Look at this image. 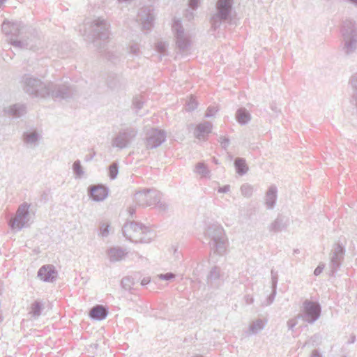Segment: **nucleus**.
<instances>
[{
	"label": "nucleus",
	"mask_w": 357,
	"mask_h": 357,
	"mask_svg": "<svg viewBox=\"0 0 357 357\" xmlns=\"http://www.w3.org/2000/svg\"><path fill=\"white\" fill-rule=\"evenodd\" d=\"M20 83L23 91L35 98H52L54 100H61L70 98L76 93L74 87L68 83L43 82L31 74L22 75Z\"/></svg>",
	"instance_id": "f257e3e1"
},
{
	"label": "nucleus",
	"mask_w": 357,
	"mask_h": 357,
	"mask_svg": "<svg viewBox=\"0 0 357 357\" xmlns=\"http://www.w3.org/2000/svg\"><path fill=\"white\" fill-rule=\"evenodd\" d=\"M205 237L209 240L211 252L213 254L222 256L227 248L228 239L223 227L218 224L209 225L204 232Z\"/></svg>",
	"instance_id": "f03ea898"
},
{
	"label": "nucleus",
	"mask_w": 357,
	"mask_h": 357,
	"mask_svg": "<svg viewBox=\"0 0 357 357\" xmlns=\"http://www.w3.org/2000/svg\"><path fill=\"white\" fill-rule=\"evenodd\" d=\"M122 232L128 240L136 243H149L155 237L150 229L134 221L126 222L122 228Z\"/></svg>",
	"instance_id": "7ed1b4c3"
},
{
	"label": "nucleus",
	"mask_w": 357,
	"mask_h": 357,
	"mask_svg": "<svg viewBox=\"0 0 357 357\" xmlns=\"http://www.w3.org/2000/svg\"><path fill=\"white\" fill-rule=\"evenodd\" d=\"M341 33L343 38V51L350 55L357 50V24L351 19L343 21Z\"/></svg>",
	"instance_id": "20e7f679"
},
{
	"label": "nucleus",
	"mask_w": 357,
	"mask_h": 357,
	"mask_svg": "<svg viewBox=\"0 0 357 357\" xmlns=\"http://www.w3.org/2000/svg\"><path fill=\"white\" fill-rule=\"evenodd\" d=\"M109 24L103 18L94 20L89 26V36H91L95 46L101 48L98 40L105 41L109 36Z\"/></svg>",
	"instance_id": "39448f33"
},
{
	"label": "nucleus",
	"mask_w": 357,
	"mask_h": 357,
	"mask_svg": "<svg viewBox=\"0 0 357 357\" xmlns=\"http://www.w3.org/2000/svg\"><path fill=\"white\" fill-rule=\"evenodd\" d=\"M232 3V0H218L216 3L217 12L211 18V24L213 29L220 27L222 22L229 18Z\"/></svg>",
	"instance_id": "423d86ee"
},
{
	"label": "nucleus",
	"mask_w": 357,
	"mask_h": 357,
	"mask_svg": "<svg viewBox=\"0 0 357 357\" xmlns=\"http://www.w3.org/2000/svg\"><path fill=\"white\" fill-rule=\"evenodd\" d=\"M321 312V307L318 302L306 299L303 303L301 312L297 315V318L312 324L320 317Z\"/></svg>",
	"instance_id": "0eeeda50"
},
{
	"label": "nucleus",
	"mask_w": 357,
	"mask_h": 357,
	"mask_svg": "<svg viewBox=\"0 0 357 357\" xmlns=\"http://www.w3.org/2000/svg\"><path fill=\"white\" fill-rule=\"evenodd\" d=\"M138 130L135 127L127 126L121 128L112 140L113 147L120 149L127 148L135 139Z\"/></svg>",
	"instance_id": "6e6552de"
},
{
	"label": "nucleus",
	"mask_w": 357,
	"mask_h": 357,
	"mask_svg": "<svg viewBox=\"0 0 357 357\" xmlns=\"http://www.w3.org/2000/svg\"><path fill=\"white\" fill-rule=\"evenodd\" d=\"M160 193L155 189H143L134 195V202L139 206H155L160 201Z\"/></svg>",
	"instance_id": "1a4fd4ad"
},
{
	"label": "nucleus",
	"mask_w": 357,
	"mask_h": 357,
	"mask_svg": "<svg viewBox=\"0 0 357 357\" xmlns=\"http://www.w3.org/2000/svg\"><path fill=\"white\" fill-rule=\"evenodd\" d=\"M10 44L17 49H26L33 52H37L43 48L44 43L37 34L31 33L26 39L10 38Z\"/></svg>",
	"instance_id": "9d476101"
},
{
	"label": "nucleus",
	"mask_w": 357,
	"mask_h": 357,
	"mask_svg": "<svg viewBox=\"0 0 357 357\" xmlns=\"http://www.w3.org/2000/svg\"><path fill=\"white\" fill-rule=\"evenodd\" d=\"M29 208L30 204L26 202H24L18 206L15 215L8 222L11 229L18 231L26 226L29 220Z\"/></svg>",
	"instance_id": "9b49d317"
},
{
	"label": "nucleus",
	"mask_w": 357,
	"mask_h": 357,
	"mask_svg": "<svg viewBox=\"0 0 357 357\" xmlns=\"http://www.w3.org/2000/svg\"><path fill=\"white\" fill-rule=\"evenodd\" d=\"M172 29L176 38L177 48L183 52L188 51L190 45V40L189 36L184 32L181 21L174 20Z\"/></svg>",
	"instance_id": "f8f14e48"
},
{
	"label": "nucleus",
	"mask_w": 357,
	"mask_h": 357,
	"mask_svg": "<svg viewBox=\"0 0 357 357\" xmlns=\"http://www.w3.org/2000/svg\"><path fill=\"white\" fill-rule=\"evenodd\" d=\"M166 132L158 128H152L146 134L145 146L148 149H153L160 146L166 139Z\"/></svg>",
	"instance_id": "ddd939ff"
},
{
	"label": "nucleus",
	"mask_w": 357,
	"mask_h": 357,
	"mask_svg": "<svg viewBox=\"0 0 357 357\" xmlns=\"http://www.w3.org/2000/svg\"><path fill=\"white\" fill-rule=\"evenodd\" d=\"M154 20L155 15L153 9L151 7H142L139 9L137 15V21L142 24L143 29L151 30Z\"/></svg>",
	"instance_id": "4468645a"
},
{
	"label": "nucleus",
	"mask_w": 357,
	"mask_h": 357,
	"mask_svg": "<svg viewBox=\"0 0 357 357\" xmlns=\"http://www.w3.org/2000/svg\"><path fill=\"white\" fill-rule=\"evenodd\" d=\"M345 255V249L340 243L333 245L330 257V268L332 273H335L341 266Z\"/></svg>",
	"instance_id": "2eb2a0df"
},
{
	"label": "nucleus",
	"mask_w": 357,
	"mask_h": 357,
	"mask_svg": "<svg viewBox=\"0 0 357 357\" xmlns=\"http://www.w3.org/2000/svg\"><path fill=\"white\" fill-rule=\"evenodd\" d=\"M1 29L6 35L19 37L25 32L26 27L21 22L5 20L2 24Z\"/></svg>",
	"instance_id": "dca6fc26"
},
{
	"label": "nucleus",
	"mask_w": 357,
	"mask_h": 357,
	"mask_svg": "<svg viewBox=\"0 0 357 357\" xmlns=\"http://www.w3.org/2000/svg\"><path fill=\"white\" fill-rule=\"evenodd\" d=\"M88 195L93 201H103L108 195V189L102 185H91L88 188Z\"/></svg>",
	"instance_id": "f3484780"
},
{
	"label": "nucleus",
	"mask_w": 357,
	"mask_h": 357,
	"mask_svg": "<svg viewBox=\"0 0 357 357\" xmlns=\"http://www.w3.org/2000/svg\"><path fill=\"white\" fill-rule=\"evenodd\" d=\"M38 277L44 282H53L57 277V272L53 265H45L38 270Z\"/></svg>",
	"instance_id": "a211bd4d"
},
{
	"label": "nucleus",
	"mask_w": 357,
	"mask_h": 357,
	"mask_svg": "<svg viewBox=\"0 0 357 357\" xmlns=\"http://www.w3.org/2000/svg\"><path fill=\"white\" fill-rule=\"evenodd\" d=\"M289 225L288 218L279 215L277 218L269 225L268 230L271 232L278 233L285 229Z\"/></svg>",
	"instance_id": "6ab92c4d"
},
{
	"label": "nucleus",
	"mask_w": 357,
	"mask_h": 357,
	"mask_svg": "<svg viewBox=\"0 0 357 357\" xmlns=\"http://www.w3.org/2000/svg\"><path fill=\"white\" fill-rule=\"evenodd\" d=\"M40 136L36 130L31 132H24L22 135L24 143L27 147L33 149L38 144Z\"/></svg>",
	"instance_id": "aec40b11"
},
{
	"label": "nucleus",
	"mask_w": 357,
	"mask_h": 357,
	"mask_svg": "<svg viewBox=\"0 0 357 357\" xmlns=\"http://www.w3.org/2000/svg\"><path fill=\"white\" fill-rule=\"evenodd\" d=\"M107 254L111 262H116L122 260L127 255V252L124 248L117 246L108 249Z\"/></svg>",
	"instance_id": "412c9836"
},
{
	"label": "nucleus",
	"mask_w": 357,
	"mask_h": 357,
	"mask_svg": "<svg viewBox=\"0 0 357 357\" xmlns=\"http://www.w3.org/2000/svg\"><path fill=\"white\" fill-rule=\"evenodd\" d=\"M108 314V310L102 305H96L89 312V317L95 320L101 321L106 318Z\"/></svg>",
	"instance_id": "4be33fe9"
},
{
	"label": "nucleus",
	"mask_w": 357,
	"mask_h": 357,
	"mask_svg": "<svg viewBox=\"0 0 357 357\" xmlns=\"http://www.w3.org/2000/svg\"><path fill=\"white\" fill-rule=\"evenodd\" d=\"M277 188L275 185H271L268 189L266 193L265 204L268 209H272L275 206L277 199Z\"/></svg>",
	"instance_id": "5701e85b"
},
{
	"label": "nucleus",
	"mask_w": 357,
	"mask_h": 357,
	"mask_svg": "<svg viewBox=\"0 0 357 357\" xmlns=\"http://www.w3.org/2000/svg\"><path fill=\"white\" fill-rule=\"evenodd\" d=\"M236 119L241 125H246L251 121V114L245 107H240L236 112Z\"/></svg>",
	"instance_id": "b1692460"
},
{
	"label": "nucleus",
	"mask_w": 357,
	"mask_h": 357,
	"mask_svg": "<svg viewBox=\"0 0 357 357\" xmlns=\"http://www.w3.org/2000/svg\"><path fill=\"white\" fill-rule=\"evenodd\" d=\"M211 130L212 123L209 121H204L203 123H199L197 126L195 134L197 138L201 139L210 133Z\"/></svg>",
	"instance_id": "393cba45"
},
{
	"label": "nucleus",
	"mask_w": 357,
	"mask_h": 357,
	"mask_svg": "<svg viewBox=\"0 0 357 357\" xmlns=\"http://www.w3.org/2000/svg\"><path fill=\"white\" fill-rule=\"evenodd\" d=\"M222 278L223 273H222L220 268L218 266H215L211 269L207 275V282L212 285Z\"/></svg>",
	"instance_id": "a878e982"
},
{
	"label": "nucleus",
	"mask_w": 357,
	"mask_h": 357,
	"mask_svg": "<svg viewBox=\"0 0 357 357\" xmlns=\"http://www.w3.org/2000/svg\"><path fill=\"white\" fill-rule=\"evenodd\" d=\"M6 112L15 117H20L26 113V107L22 104H15L6 109Z\"/></svg>",
	"instance_id": "bb28decb"
},
{
	"label": "nucleus",
	"mask_w": 357,
	"mask_h": 357,
	"mask_svg": "<svg viewBox=\"0 0 357 357\" xmlns=\"http://www.w3.org/2000/svg\"><path fill=\"white\" fill-rule=\"evenodd\" d=\"M265 326V321L261 319H256L250 324L249 332L250 334H257L264 328Z\"/></svg>",
	"instance_id": "cd10ccee"
},
{
	"label": "nucleus",
	"mask_w": 357,
	"mask_h": 357,
	"mask_svg": "<svg viewBox=\"0 0 357 357\" xmlns=\"http://www.w3.org/2000/svg\"><path fill=\"white\" fill-rule=\"evenodd\" d=\"M44 306L40 301H35L31 305V310L29 313L34 319H38L43 310Z\"/></svg>",
	"instance_id": "c85d7f7f"
},
{
	"label": "nucleus",
	"mask_w": 357,
	"mask_h": 357,
	"mask_svg": "<svg viewBox=\"0 0 357 357\" xmlns=\"http://www.w3.org/2000/svg\"><path fill=\"white\" fill-rule=\"evenodd\" d=\"M234 166L236 172L240 175L245 174L248 170V167L245 162V160L243 158H236L234 161Z\"/></svg>",
	"instance_id": "c756f323"
},
{
	"label": "nucleus",
	"mask_w": 357,
	"mask_h": 357,
	"mask_svg": "<svg viewBox=\"0 0 357 357\" xmlns=\"http://www.w3.org/2000/svg\"><path fill=\"white\" fill-rule=\"evenodd\" d=\"M107 84L111 89H116L120 86V77L114 73L108 75Z\"/></svg>",
	"instance_id": "7c9ffc66"
},
{
	"label": "nucleus",
	"mask_w": 357,
	"mask_h": 357,
	"mask_svg": "<svg viewBox=\"0 0 357 357\" xmlns=\"http://www.w3.org/2000/svg\"><path fill=\"white\" fill-rule=\"evenodd\" d=\"M195 172L202 177H208L210 175V170L204 162H198L195 165Z\"/></svg>",
	"instance_id": "2f4dec72"
},
{
	"label": "nucleus",
	"mask_w": 357,
	"mask_h": 357,
	"mask_svg": "<svg viewBox=\"0 0 357 357\" xmlns=\"http://www.w3.org/2000/svg\"><path fill=\"white\" fill-rule=\"evenodd\" d=\"M134 284V279L129 276L123 278L121 281V287L126 291H131Z\"/></svg>",
	"instance_id": "473e14b6"
},
{
	"label": "nucleus",
	"mask_w": 357,
	"mask_h": 357,
	"mask_svg": "<svg viewBox=\"0 0 357 357\" xmlns=\"http://www.w3.org/2000/svg\"><path fill=\"white\" fill-rule=\"evenodd\" d=\"M129 54L132 56H139L142 52L140 50V45L139 43L132 42L130 43L127 47Z\"/></svg>",
	"instance_id": "72a5a7b5"
},
{
	"label": "nucleus",
	"mask_w": 357,
	"mask_h": 357,
	"mask_svg": "<svg viewBox=\"0 0 357 357\" xmlns=\"http://www.w3.org/2000/svg\"><path fill=\"white\" fill-rule=\"evenodd\" d=\"M168 44L163 41H159L155 44V50L160 54V59L162 56L167 55Z\"/></svg>",
	"instance_id": "f704fd0d"
},
{
	"label": "nucleus",
	"mask_w": 357,
	"mask_h": 357,
	"mask_svg": "<svg viewBox=\"0 0 357 357\" xmlns=\"http://www.w3.org/2000/svg\"><path fill=\"white\" fill-rule=\"evenodd\" d=\"M73 170L76 178H81L84 175V172L82 167L80 160H77L74 162L73 165Z\"/></svg>",
	"instance_id": "c9c22d12"
},
{
	"label": "nucleus",
	"mask_w": 357,
	"mask_h": 357,
	"mask_svg": "<svg viewBox=\"0 0 357 357\" xmlns=\"http://www.w3.org/2000/svg\"><path fill=\"white\" fill-rule=\"evenodd\" d=\"M119 173V165L117 162L112 163L109 167V176L112 180L116 178Z\"/></svg>",
	"instance_id": "e433bc0d"
},
{
	"label": "nucleus",
	"mask_w": 357,
	"mask_h": 357,
	"mask_svg": "<svg viewBox=\"0 0 357 357\" xmlns=\"http://www.w3.org/2000/svg\"><path fill=\"white\" fill-rule=\"evenodd\" d=\"M241 192L242 195H243L244 197H250L252 195L253 189L250 185L245 183L241 185Z\"/></svg>",
	"instance_id": "4c0bfd02"
},
{
	"label": "nucleus",
	"mask_w": 357,
	"mask_h": 357,
	"mask_svg": "<svg viewBox=\"0 0 357 357\" xmlns=\"http://www.w3.org/2000/svg\"><path fill=\"white\" fill-rule=\"evenodd\" d=\"M197 102L193 97H190L185 103V109L188 112L193 111L197 108Z\"/></svg>",
	"instance_id": "58836bf2"
},
{
	"label": "nucleus",
	"mask_w": 357,
	"mask_h": 357,
	"mask_svg": "<svg viewBox=\"0 0 357 357\" xmlns=\"http://www.w3.org/2000/svg\"><path fill=\"white\" fill-rule=\"evenodd\" d=\"M109 225L107 223H102L100 226L99 234L102 237H106L109 234Z\"/></svg>",
	"instance_id": "ea45409f"
},
{
	"label": "nucleus",
	"mask_w": 357,
	"mask_h": 357,
	"mask_svg": "<svg viewBox=\"0 0 357 357\" xmlns=\"http://www.w3.org/2000/svg\"><path fill=\"white\" fill-rule=\"evenodd\" d=\"M218 112V109L215 107L210 106L208 107L206 114L205 117L210 118L215 115V114Z\"/></svg>",
	"instance_id": "a19ab883"
},
{
	"label": "nucleus",
	"mask_w": 357,
	"mask_h": 357,
	"mask_svg": "<svg viewBox=\"0 0 357 357\" xmlns=\"http://www.w3.org/2000/svg\"><path fill=\"white\" fill-rule=\"evenodd\" d=\"M278 277L277 273H275L273 270L271 271V282L272 289H276L278 284Z\"/></svg>",
	"instance_id": "79ce46f5"
},
{
	"label": "nucleus",
	"mask_w": 357,
	"mask_h": 357,
	"mask_svg": "<svg viewBox=\"0 0 357 357\" xmlns=\"http://www.w3.org/2000/svg\"><path fill=\"white\" fill-rule=\"evenodd\" d=\"M159 278L164 280H171L175 278V274L172 273H167L158 275Z\"/></svg>",
	"instance_id": "37998d69"
},
{
	"label": "nucleus",
	"mask_w": 357,
	"mask_h": 357,
	"mask_svg": "<svg viewBox=\"0 0 357 357\" xmlns=\"http://www.w3.org/2000/svg\"><path fill=\"white\" fill-rule=\"evenodd\" d=\"M221 146L226 149L229 144V139L226 137H220L219 140Z\"/></svg>",
	"instance_id": "c03bdc74"
},
{
	"label": "nucleus",
	"mask_w": 357,
	"mask_h": 357,
	"mask_svg": "<svg viewBox=\"0 0 357 357\" xmlns=\"http://www.w3.org/2000/svg\"><path fill=\"white\" fill-rule=\"evenodd\" d=\"M144 102L137 97L133 100V105L137 109H140L143 107Z\"/></svg>",
	"instance_id": "a18cd8bd"
},
{
	"label": "nucleus",
	"mask_w": 357,
	"mask_h": 357,
	"mask_svg": "<svg viewBox=\"0 0 357 357\" xmlns=\"http://www.w3.org/2000/svg\"><path fill=\"white\" fill-rule=\"evenodd\" d=\"M275 294H276V289H272V292L267 298L266 305H269L273 302V301L275 299Z\"/></svg>",
	"instance_id": "49530a36"
},
{
	"label": "nucleus",
	"mask_w": 357,
	"mask_h": 357,
	"mask_svg": "<svg viewBox=\"0 0 357 357\" xmlns=\"http://www.w3.org/2000/svg\"><path fill=\"white\" fill-rule=\"evenodd\" d=\"M297 321L296 319H291L287 321V327L289 330H294V328L296 326Z\"/></svg>",
	"instance_id": "de8ad7c7"
},
{
	"label": "nucleus",
	"mask_w": 357,
	"mask_h": 357,
	"mask_svg": "<svg viewBox=\"0 0 357 357\" xmlns=\"http://www.w3.org/2000/svg\"><path fill=\"white\" fill-rule=\"evenodd\" d=\"M199 3V0H189L188 5L191 9L195 10L197 8Z\"/></svg>",
	"instance_id": "09e8293b"
},
{
	"label": "nucleus",
	"mask_w": 357,
	"mask_h": 357,
	"mask_svg": "<svg viewBox=\"0 0 357 357\" xmlns=\"http://www.w3.org/2000/svg\"><path fill=\"white\" fill-rule=\"evenodd\" d=\"M325 267V265L324 264H319L318 266L315 268L314 271V274L317 276L321 273L324 268Z\"/></svg>",
	"instance_id": "8fccbe9b"
},
{
	"label": "nucleus",
	"mask_w": 357,
	"mask_h": 357,
	"mask_svg": "<svg viewBox=\"0 0 357 357\" xmlns=\"http://www.w3.org/2000/svg\"><path fill=\"white\" fill-rule=\"evenodd\" d=\"M230 190V185H225L222 187H219L218 189V192L219 193H227Z\"/></svg>",
	"instance_id": "3c124183"
},
{
	"label": "nucleus",
	"mask_w": 357,
	"mask_h": 357,
	"mask_svg": "<svg viewBox=\"0 0 357 357\" xmlns=\"http://www.w3.org/2000/svg\"><path fill=\"white\" fill-rule=\"evenodd\" d=\"M244 300L246 304L250 305L254 302V298L250 294H247L244 297Z\"/></svg>",
	"instance_id": "603ef678"
},
{
	"label": "nucleus",
	"mask_w": 357,
	"mask_h": 357,
	"mask_svg": "<svg viewBox=\"0 0 357 357\" xmlns=\"http://www.w3.org/2000/svg\"><path fill=\"white\" fill-rule=\"evenodd\" d=\"M310 357H323L317 349L312 350Z\"/></svg>",
	"instance_id": "864d4df0"
},
{
	"label": "nucleus",
	"mask_w": 357,
	"mask_h": 357,
	"mask_svg": "<svg viewBox=\"0 0 357 357\" xmlns=\"http://www.w3.org/2000/svg\"><path fill=\"white\" fill-rule=\"evenodd\" d=\"M95 155H96V153L93 151V153H91L89 155H86L84 158V160L86 162L90 161V160H93V158H94Z\"/></svg>",
	"instance_id": "5fc2aeb1"
},
{
	"label": "nucleus",
	"mask_w": 357,
	"mask_h": 357,
	"mask_svg": "<svg viewBox=\"0 0 357 357\" xmlns=\"http://www.w3.org/2000/svg\"><path fill=\"white\" fill-rule=\"evenodd\" d=\"M150 282V279L149 278H144V279H142V282H141V284L142 286H144V285H146L147 284H149Z\"/></svg>",
	"instance_id": "6e6d98bb"
},
{
	"label": "nucleus",
	"mask_w": 357,
	"mask_h": 357,
	"mask_svg": "<svg viewBox=\"0 0 357 357\" xmlns=\"http://www.w3.org/2000/svg\"><path fill=\"white\" fill-rule=\"evenodd\" d=\"M158 204H159V205H158L159 208L160 209H162V211H165L167 208V205L165 203L159 202Z\"/></svg>",
	"instance_id": "4d7b16f0"
},
{
	"label": "nucleus",
	"mask_w": 357,
	"mask_h": 357,
	"mask_svg": "<svg viewBox=\"0 0 357 357\" xmlns=\"http://www.w3.org/2000/svg\"><path fill=\"white\" fill-rule=\"evenodd\" d=\"M171 249L173 250L174 252V255H175V257L176 258H178V252H177V248L174 245H173Z\"/></svg>",
	"instance_id": "13d9d810"
},
{
	"label": "nucleus",
	"mask_w": 357,
	"mask_h": 357,
	"mask_svg": "<svg viewBox=\"0 0 357 357\" xmlns=\"http://www.w3.org/2000/svg\"><path fill=\"white\" fill-rule=\"evenodd\" d=\"M128 212L131 216L135 213V208L133 206H130L128 208Z\"/></svg>",
	"instance_id": "bf43d9fd"
},
{
	"label": "nucleus",
	"mask_w": 357,
	"mask_h": 357,
	"mask_svg": "<svg viewBox=\"0 0 357 357\" xmlns=\"http://www.w3.org/2000/svg\"><path fill=\"white\" fill-rule=\"evenodd\" d=\"M6 0H0V8L3 6Z\"/></svg>",
	"instance_id": "052dcab7"
},
{
	"label": "nucleus",
	"mask_w": 357,
	"mask_h": 357,
	"mask_svg": "<svg viewBox=\"0 0 357 357\" xmlns=\"http://www.w3.org/2000/svg\"><path fill=\"white\" fill-rule=\"evenodd\" d=\"M318 338H319V336H318L317 335H313V336L311 337V339H312H312H314V340H315V339H318Z\"/></svg>",
	"instance_id": "680f3d73"
},
{
	"label": "nucleus",
	"mask_w": 357,
	"mask_h": 357,
	"mask_svg": "<svg viewBox=\"0 0 357 357\" xmlns=\"http://www.w3.org/2000/svg\"><path fill=\"white\" fill-rule=\"evenodd\" d=\"M213 162H215V164H218V160L215 159V158L213 159Z\"/></svg>",
	"instance_id": "e2e57ef3"
},
{
	"label": "nucleus",
	"mask_w": 357,
	"mask_h": 357,
	"mask_svg": "<svg viewBox=\"0 0 357 357\" xmlns=\"http://www.w3.org/2000/svg\"><path fill=\"white\" fill-rule=\"evenodd\" d=\"M271 107L272 110H274V111L276 110V107L275 106L272 105Z\"/></svg>",
	"instance_id": "0e129e2a"
}]
</instances>
